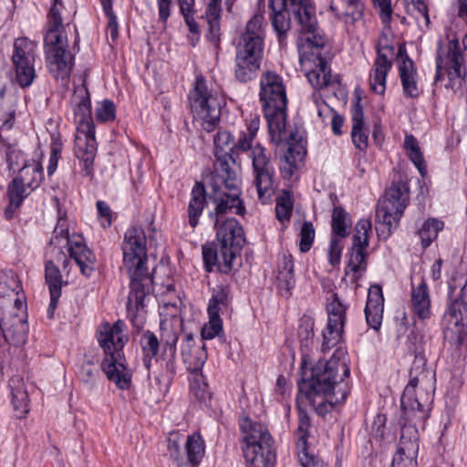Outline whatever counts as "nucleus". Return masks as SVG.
I'll return each instance as SVG.
<instances>
[{
  "mask_svg": "<svg viewBox=\"0 0 467 467\" xmlns=\"http://www.w3.org/2000/svg\"><path fill=\"white\" fill-rule=\"evenodd\" d=\"M313 99H314L315 103L317 104V114L320 118L322 117L324 112H330L332 114V122H331L332 130H333L334 134L340 135L342 133L341 128H342L343 122H344L343 119L339 115L335 114L334 112H331L330 109L324 102L319 104L316 95L313 96Z\"/></svg>",
  "mask_w": 467,
  "mask_h": 467,
  "instance_id": "nucleus-59",
  "label": "nucleus"
},
{
  "mask_svg": "<svg viewBox=\"0 0 467 467\" xmlns=\"http://www.w3.org/2000/svg\"><path fill=\"white\" fill-rule=\"evenodd\" d=\"M310 427V419L306 411L299 409L298 410V426L296 431L298 449L306 448V439L308 429Z\"/></svg>",
  "mask_w": 467,
  "mask_h": 467,
  "instance_id": "nucleus-51",
  "label": "nucleus"
},
{
  "mask_svg": "<svg viewBox=\"0 0 467 467\" xmlns=\"http://www.w3.org/2000/svg\"><path fill=\"white\" fill-rule=\"evenodd\" d=\"M189 100L192 112L201 120V125L207 132L213 131L221 119L223 104L222 95L210 88L202 77H197L194 88L190 91Z\"/></svg>",
  "mask_w": 467,
  "mask_h": 467,
  "instance_id": "nucleus-9",
  "label": "nucleus"
},
{
  "mask_svg": "<svg viewBox=\"0 0 467 467\" xmlns=\"http://www.w3.org/2000/svg\"><path fill=\"white\" fill-rule=\"evenodd\" d=\"M133 275L128 272L130 278V292L128 298L127 309L130 314L139 312L145 306V299L150 294V284L151 282L148 269Z\"/></svg>",
  "mask_w": 467,
  "mask_h": 467,
  "instance_id": "nucleus-24",
  "label": "nucleus"
},
{
  "mask_svg": "<svg viewBox=\"0 0 467 467\" xmlns=\"http://www.w3.org/2000/svg\"><path fill=\"white\" fill-rule=\"evenodd\" d=\"M264 22L262 14H255L246 24L240 41L264 46Z\"/></svg>",
  "mask_w": 467,
  "mask_h": 467,
  "instance_id": "nucleus-39",
  "label": "nucleus"
},
{
  "mask_svg": "<svg viewBox=\"0 0 467 467\" xmlns=\"http://www.w3.org/2000/svg\"><path fill=\"white\" fill-rule=\"evenodd\" d=\"M202 257L207 271L211 272L213 266L216 265L220 272L225 274L231 271L233 262L235 259L230 258L229 260H224L221 245H218V248L213 245H204L202 247Z\"/></svg>",
  "mask_w": 467,
  "mask_h": 467,
  "instance_id": "nucleus-36",
  "label": "nucleus"
},
{
  "mask_svg": "<svg viewBox=\"0 0 467 467\" xmlns=\"http://www.w3.org/2000/svg\"><path fill=\"white\" fill-rule=\"evenodd\" d=\"M409 12L420 31L425 32L430 28L431 20L425 0L409 3Z\"/></svg>",
  "mask_w": 467,
  "mask_h": 467,
  "instance_id": "nucleus-43",
  "label": "nucleus"
},
{
  "mask_svg": "<svg viewBox=\"0 0 467 467\" xmlns=\"http://www.w3.org/2000/svg\"><path fill=\"white\" fill-rule=\"evenodd\" d=\"M315 240V228L310 222H304L299 233V249L302 253L308 252Z\"/></svg>",
  "mask_w": 467,
  "mask_h": 467,
  "instance_id": "nucleus-53",
  "label": "nucleus"
},
{
  "mask_svg": "<svg viewBox=\"0 0 467 467\" xmlns=\"http://www.w3.org/2000/svg\"><path fill=\"white\" fill-rule=\"evenodd\" d=\"M181 14L183 16L184 21L189 31L193 35L199 34L198 24L194 20L195 0H178Z\"/></svg>",
  "mask_w": 467,
  "mask_h": 467,
  "instance_id": "nucleus-49",
  "label": "nucleus"
},
{
  "mask_svg": "<svg viewBox=\"0 0 467 467\" xmlns=\"http://www.w3.org/2000/svg\"><path fill=\"white\" fill-rule=\"evenodd\" d=\"M343 250L342 239L332 236L328 247V262L335 266L340 263Z\"/></svg>",
  "mask_w": 467,
  "mask_h": 467,
  "instance_id": "nucleus-61",
  "label": "nucleus"
},
{
  "mask_svg": "<svg viewBox=\"0 0 467 467\" xmlns=\"http://www.w3.org/2000/svg\"><path fill=\"white\" fill-rule=\"evenodd\" d=\"M96 117L101 122L113 120L116 117L114 103L108 99L99 102L96 109Z\"/></svg>",
  "mask_w": 467,
  "mask_h": 467,
  "instance_id": "nucleus-58",
  "label": "nucleus"
},
{
  "mask_svg": "<svg viewBox=\"0 0 467 467\" xmlns=\"http://www.w3.org/2000/svg\"><path fill=\"white\" fill-rule=\"evenodd\" d=\"M182 357L187 369L193 374L202 371L207 359L205 346L196 344L192 334H187L182 343Z\"/></svg>",
  "mask_w": 467,
  "mask_h": 467,
  "instance_id": "nucleus-28",
  "label": "nucleus"
},
{
  "mask_svg": "<svg viewBox=\"0 0 467 467\" xmlns=\"http://www.w3.org/2000/svg\"><path fill=\"white\" fill-rule=\"evenodd\" d=\"M46 282L48 285L49 292H61L60 271L52 261L46 264Z\"/></svg>",
  "mask_w": 467,
  "mask_h": 467,
  "instance_id": "nucleus-54",
  "label": "nucleus"
},
{
  "mask_svg": "<svg viewBox=\"0 0 467 467\" xmlns=\"http://www.w3.org/2000/svg\"><path fill=\"white\" fill-rule=\"evenodd\" d=\"M62 150V141L58 136L52 135V141L50 145V156L47 166V174L52 175L57 168V162L60 159V154Z\"/></svg>",
  "mask_w": 467,
  "mask_h": 467,
  "instance_id": "nucleus-57",
  "label": "nucleus"
},
{
  "mask_svg": "<svg viewBox=\"0 0 467 467\" xmlns=\"http://www.w3.org/2000/svg\"><path fill=\"white\" fill-rule=\"evenodd\" d=\"M47 67L56 78L67 81L74 65V57L67 51V37L58 36L52 31L45 35Z\"/></svg>",
  "mask_w": 467,
  "mask_h": 467,
  "instance_id": "nucleus-15",
  "label": "nucleus"
},
{
  "mask_svg": "<svg viewBox=\"0 0 467 467\" xmlns=\"http://www.w3.org/2000/svg\"><path fill=\"white\" fill-rule=\"evenodd\" d=\"M371 234V223L368 219L359 220L355 227V233L353 235V244L355 247L368 246V238Z\"/></svg>",
  "mask_w": 467,
  "mask_h": 467,
  "instance_id": "nucleus-48",
  "label": "nucleus"
},
{
  "mask_svg": "<svg viewBox=\"0 0 467 467\" xmlns=\"http://www.w3.org/2000/svg\"><path fill=\"white\" fill-rule=\"evenodd\" d=\"M409 202V191L404 183H393L386 190L384 198L379 202L376 222L379 234L389 236L393 226L401 218Z\"/></svg>",
  "mask_w": 467,
  "mask_h": 467,
  "instance_id": "nucleus-11",
  "label": "nucleus"
},
{
  "mask_svg": "<svg viewBox=\"0 0 467 467\" xmlns=\"http://www.w3.org/2000/svg\"><path fill=\"white\" fill-rule=\"evenodd\" d=\"M221 9L215 7L208 8L205 18L209 26V37L214 43L219 40Z\"/></svg>",
  "mask_w": 467,
  "mask_h": 467,
  "instance_id": "nucleus-52",
  "label": "nucleus"
},
{
  "mask_svg": "<svg viewBox=\"0 0 467 467\" xmlns=\"http://www.w3.org/2000/svg\"><path fill=\"white\" fill-rule=\"evenodd\" d=\"M410 379L401 397L403 420L399 447L392 459L391 467H418L417 457L419 453V431L418 425L424 424L429 417L425 405L416 398L415 388L431 382L433 376L430 371L412 368Z\"/></svg>",
  "mask_w": 467,
  "mask_h": 467,
  "instance_id": "nucleus-3",
  "label": "nucleus"
},
{
  "mask_svg": "<svg viewBox=\"0 0 467 467\" xmlns=\"http://www.w3.org/2000/svg\"><path fill=\"white\" fill-rule=\"evenodd\" d=\"M10 386L12 388V405L18 418H23L29 411V400L25 384L20 379H13Z\"/></svg>",
  "mask_w": 467,
  "mask_h": 467,
  "instance_id": "nucleus-37",
  "label": "nucleus"
},
{
  "mask_svg": "<svg viewBox=\"0 0 467 467\" xmlns=\"http://www.w3.org/2000/svg\"><path fill=\"white\" fill-rule=\"evenodd\" d=\"M98 375V369L90 361L84 362L78 370L80 379L89 387H93L96 384Z\"/></svg>",
  "mask_w": 467,
  "mask_h": 467,
  "instance_id": "nucleus-60",
  "label": "nucleus"
},
{
  "mask_svg": "<svg viewBox=\"0 0 467 467\" xmlns=\"http://www.w3.org/2000/svg\"><path fill=\"white\" fill-rule=\"evenodd\" d=\"M184 451L187 461L193 467L198 466L205 454V441L200 432H193L187 437Z\"/></svg>",
  "mask_w": 467,
  "mask_h": 467,
  "instance_id": "nucleus-38",
  "label": "nucleus"
},
{
  "mask_svg": "<svg viewBox=\"0 0 467 467\" xmlns=\"http://www.w3.org/2000/svg\"><path fill=\"white\" fill-rule=\"evenodd\" d=\"M404 149L407 156L423 176L426 173L424 159L419 142L413 135H406L404 139Z\"/></svg>",
  "mask_w": 467,
  "mask_h": 467,
  "instance_id": "nucleus-42",
  "label": "nucleus"
},
{
  "mask_svg": "<svg viewBox=\"0 0 467 467\" xmlns=\"http://www.w3.org/2000/svg\"><path fill=\"white\" fill-rule=\"evenodd\" d=\"M260 101L268 122L272 142L278 144L285 137L287 97L283 78L274 71L260 78Z\"/></svg>",
  "mask_w": 467,
  "mask_h": 467,
  "instance_id": "nucleus-7",
  "label": "nucleus"
},
{
  "mask_svg": "<svg viewBox=\"0 0 467 467\" xmlns=\"http://www.w3.org/2000/svg\"><path fill=\"white\" fill-rule=\"evenodd\" d=\"M234 139L227 130H219L214 137L215 154L233 151Z\"/></svg>",
  "mask_w": 467,
  "mask_h": 467,
  "instance_id": "nucleus-55",
  "label": "nucleus"
},
{
  "mask_svg": "<svg viewBox=\"0 0 467 467\" xmlns=\"http://www.w3.org/2000/svg\"><path fill=\"white\" fill-rule=\"evenodd\" d=\"M466 49L464 44L458 37L452 36L446 44H441L436 57L435 81L441 79L444 73L447 74L449 83L447 88L459 89L465 78L463 52Z\"/></svg>",
  "mask_w": 467,
  "mask_h": 467,
  "instance_id": "nucleus-10",
  "label": "nucleus"
},
{
  "mask_svg": "<svg viewBox=\"0 0 467 467\" xmlns=\"http://www.w3.org/2000/svg\"><path fill=\"white\" fill-rule=\"evenodd\" d=\"M349 375L348 353L337 348L329 360L315 364L310 377L298 381V389L317 414L325 417L336 405L345 402L350 391Z\"/></svg>",
  "mask_w": 467,
  "mask_h": 467,
  "instance_id": "nucleus-2",
  "label": "nucleus"
},
{
  "mask_svg": "<svg viewBox=\"0 0 467 467\" xmlns=\"http://www.w3.org/2000/svg\"><path fill=\"white\" fill-rule=\"evenodd\" d=\"M98 145L95 138V129L78 130L75 138V154L82 164V173L85 176L93 175L94 160Z\"/></svg>",
  "mask_w": 467,
  "mask_h": 467,
  "instance_id": "nucleus-22",
  "label": "nucleus"
},
{
  "mask_svg": "<svg viewBox=\"0 0 467 467\" xmlns=\"http://www.w3.org/2000/svg\"><path fill=\"white\" fill-rule=\"evenodd\" d=\"M159 15V22L166 26L168 19L171 15L172 0H156Z\"/></svg>",
  "mask_w": 467,
  "mask_h": 467,
  "instance_id": "nucleus-64",
  "label": "nucleus"
},
{
  "mask_svg": "<svg viewBox=\"0 0 467 467\" xmlns=\"http://www.w3.org/2000/svg\"><path fill=\"white\" fill-rule=\"evenodd\" d=\"M364 5L361 0H331L329 10L346 23L353 24L363 15Z\"/></svg>",
  "mask_w": 467,
  "mask_h": 467,
  "instance_id": "nucleus-32",
  "label": "nucleus"
},
{
  "mask_svg": "<svg viewBox=\"0 0 467 467\" xmlns=\"http://www.w3.org/2000/svg\"><path fill=\"white\" fill-rule=\"evenodd\" d=\"M374 5L379 11L383 24H389L392 16L391 0H373Z\"/></svg>",
  "mask_w": 467,
  "mask_h": 467,
  "instance_id": "nucleus-63",
  "label": "nucleus"
},
{
  "mask_svg": "<svg viewBox=\"0 0 467 467\" xmlns=\"http://www.w3.org/2000/svg\"><path fill=\"white\" fill-rule=\"evenodd\" d=\"M366 249L367 248L364 247L352 246L348 267L346 270L347 273L348 270H349L354 274L355 277H358V274L366 269Z\"/></svg>",
  "mask_w": 467,
  "mask_h": 467,
  "instance_id": "nucleus-47",
  "label": "nucleus"
},
{
  "mask_svg": "<svg viewBox=\"0 0 467 467\" xmlns=\"http://www.w3.org/2000/svg\"><path fill=\"white\" fill-rule=\"evenodd\" d=\"M394 55L393 45L389 43L387 36L381 35L377 46V57L369 73V86L376 94L383 95L386 90V78L392 67Z\"/></svg>",
  "mask_w": 467,
  "mask_h": 467,
  "instance_id": "nucleus-19",
  "label": "nucleus"
},
{
  "mask_svg": "<svg viewBox=\"0 0 467 467\" xmlns=\"http://www.w3.org/2000/svg\"><path fill=\"white\" fill-rule=\"evenodd\" d=\"M125 328V323L118 320L112 325L101 324L98 330V340L104 351L101 369L119 389H129L132 379V372L126 365L123 353V348L129 340Z\"/></svg>",
  "mask_w": 467,
  "mask_h": 467,
  "instance_id": "nucleus-5",
  "label": "nucleus"
},
{
  "mask_svg": "<svg viewBox=\"0 0 467 467\" xmlns=\"http://www.w3.org/2000/svg\"><path fill=\"white\" fill-rule=\"evenodd\" d=\"M72 103L77 130L95 129L91 115V102L87 88L82 86L75 89Z\"/></svg>",
  "mask_w": 467,
  "mask_h": 467,
  "instance_id": "nucleus-26",
  "label": "nucleus"
},
{
  "mask_svg": "<svg viewBox=\"0 0 467 467\" xmlns=\"http://www.w3.org/2000/svg\"><path fill=\"white\" fill-rule=\"evenodd\" d=\"M140 346L144 355V365L149 368L151 359L156 357L159 350V340L150 331H145L140 337Z\"/></svg>",
  "mask_w": 467,
  "mask_h": 467,
  "instance_id": "nucleus-45",
  "label": "nucleus"
},
{
  "mask_svg": "<svg viewBox=\"0 0 467 467\" xmlns=\"http://www.w3.org/2000/svg\"><path fill=\"white\" fill-rule=\"evenodd\" d=\"M347 308L348 306L342 303L337 294L330 289L327 296V321L345 325Z\"/></svg>",
  "mask_w": 467,
  "mask_h": 467,
  "instance_id": "nucleus-40",
  "label": "nucleus"
},
{
  "mask_svg": "<svg viewBox=\"0 0 467 467\" xmlns=\"http://www.w3.org/2000/svg\"><path fill=\"white\" fill-rule=\"evenodd\" d=\"M277 286L282 295H290L295 285L294 262L291 254L283 252L278 258L277 265Z\"/></svg>",
  "mask_w": 467,
  "mask_h": 467,
  "instance_id": "nucleus-31",
  "label": "nucleus"
},
{
  "mask_svg": "<svg viewBox=\"0 0 467 467\" xmlns=\"http://www.w3.org/2000/svg\"><path fill=\"white\" fill-rule=\"evenodd\" d=\"M443 226V222L435 218H430L423 223L419 231V235L424 247L429 246L437 238Z\"/></svg>",
  "mask_w": 467,
  "mask_h": 467,
  "instance_id": "nucleus-46",
  "label": "nucleus"
},
{
  "mask_svg": "<svg viewBox=\"0 0 467 467\" xmlns=\"http://www.w3.org/2000/svg\"><path fill=\"white\" fill-rule=\"evenodd\" d=\"M292 196L289 192L283 191L282 194L276 199V218L281 222L288 221L292 213Z\"/></svg>",
  "mask_w": 467,
  "mask_h": 467,
  "instance_id": "nucleus-50",
  "label": "nucleus"
},
{
  "mask_svg": "<svg viewBox=\"0 0 467 467\" xmlns=\"http://www.w3.org/2000/svg\"><path fill=\"white\" fill-rule=\"evenodd\" d=\"M344 326L345 325L327 321V324L322 332V351L326 352L336 347L340 342Z\"/></svg>",
  "mask_w": 467,
  "mask_h": 467,
  "instance_id": "nucleus-44",
  "label": "nucleus"
},
{
  "mask_svg": "<svg viewBox=\"0 0 467 467\" xmlns=\"http://www.w3.org/2000/svg\"><path fill=\"white\" fill-rule=\"evenodd\" d=\"M123 263L128 272L133 275L147 269L146 235L141 228L130 227L124 235L122 244Z\"/></svg>",
  "mask_w": 467,
  "mask_h": 467,
  "instance_id": "nucleus-16",
  "label": "nucleus"
},
{
  "mask_svg": "<svg viewBox=\"0 0 467 467\" xmlns=\"http://www.w3.org/2000/svg\"><path fill=\"white\" fill-rule=\"evenodd\" d=\"M271 25L280 46L286 45L291 29L289 14L298 22L301 31L297 39L299 64L309 83L315 88L330 84L331 76L321 50L327 39L319 28L316 7L311 0H269Z\"/></svg>",
  "mask_w": 467,
  "mask_h": 467,
  "instance_id": "nucleus-1",
  "label": "nucleus"
},
{
  "mask_svg": "<svg viewBox=\"0 0 467 467\" xmlns=\"http://www.w3.org/2000/svg\"><path fill=\"white\" fill-rule=\"evenodd\" d=\"M260 127L257 116L245 121V129L240 131L234 148L240 152L247 153L252 161L254 185L258 199L262 203L271 201L275 192V168L271 161V153L255 140Z\"/></svg>",
  "mask_w": 467,
  "mask_h": 467,
  "instance_id": "nucleus-4",
  "label": "nucleus"
},
{
  "mask_svg": "<svg viewBox=\"0 0 467 467\" xmlns=\"http://www.w3.org/2000/svg\"><path fill=\"white\" fill-rule=\"evenodd\" d=\"M37 43L28 37H18L13 44L11 56L15 80L21 88L29 87L36 78L35 63Z\"/></svg>",
  "mask_w": 467,
  "mask_h": 467,
  "instance_id": "nucleus-14",
  "label": "nucleus"
},
{
  "mask_svg": "<svg viewBox=\"0 0 467 467\" xmlns=\"http://www.w3.org/2000/svg\"><path fill=\"white\" fill-rule=\"evenodd\" d=\"M364 311L368 325L371 328L379 330L381 327L384 311V297L380 285H373L369 287Z\"/></svg>",
  "mask_w": 467,
  "mask_h": 467,
  "instance_id": "nucleus-29",
  "label": "nucleus"
},
{
  "mask_svg": "<svg viewBox=\"0 0 467 467\" xmlns=\"http://www.w3.org/2000/svg\"><path fill=\"white\" fill-rule=\"evenodd\" d=\"M223 296H215L210 299L207 312L209 321L202 328V339H213L223 331V322L219 316V304L223 303Z\"/></svg>",
  "mask_w": 467,
  "mask_h": 467,
  "instance_id": "nucleus-33",
  "label": "nucleus"
},
{
  "mask_svg": "<svg viewBox=\"0 0 467 467\" xmlns=\"http://www.w3.org/2000/svg\"><path fill=\"white\" fill-rule=\"evenodd\" d=\"M215 212L214 225L216 228V237L218 245L223 249L224 260L235 258L238 250L244 243V233L243 227L234 218L222 219L225 213H218Z\"/></svg>",
  "mask_w": 467,
  "mask_h": 467,
  "instance_id": "nucleus-18",
  "label": "nucleus"
},
{
  "mask_svg": "<svg viewBox=\"0 0 467 467\" xmlns=\"http://www.w3.org/2000/svg\"><path fill=\"white\" fill-rule=\"evenodd\" d=\"M50 244L57 248L67 247L70 257L76 262L80 272L89 276L95 265L96 257L78 234L69 235L67 221L59 217Z\"/></svg>",
  "mask_w": 467,
  "mask_h": 467,
  "instance_id": "nucleus-12",
  "label": "nucleus"
},
{
  "mask_svg": "<svg viewBox=\"0 0 467 467\" xmlns=\"http://www.w3.org/2000/svg\"><path fill=\"white\" fill-rule=\"evenodd\" d=\"M263 46L239 41L235 57V77L241 82L252 79L260 67Z\"/></svg>",
  "mask_w": 467,
  "mask_h": 467,
  "instance_id": "nucleus-20",
  "label": "nucleus"
},
{
  "mask_svg": "<svg viewBox=\"0 0 467 467\" xmlns=\"http://www.w3.org/2000/svg\"><path fill=\"white\" fill-rule=\"evenodd\" d=\"M182 439L178 433L170 434L168 440V451L170 457L178 462L182 463L184 459V451L182 449Z\"/></svg>",
  "mask_w": 467,
  "mask_h": 467,
  "instance_id": "nucleus-56",
  "label": "nucleus"
},
{
  "mask_svg": "<svg viewBox=\"0 0 467 467\" xmlns=\"http://www.w3.org/2000/svg\"><path fill=\"white\" fill-rule=\"evenodd\" d=\"M398 67L403 94L407 98H418L420 93L419 77L413 61L408 57L405 45L398 44Z\"/></svg>",
  "mask_w": 467,
  "mask_h": 467,
  "instance_id": "nucleus-23",
  "label": "nucleus"
},
{
  "mask_svg": "<svg viewBox=\"0 0 467 467\" xmlns=\"http://www.w3.org/2000/svg\"><path fill=\"white\" fill-rule=\"evenodd\" d=\"M464 286L458 292L449 284V303L443 316V323L448 332L458 340L467 335V301L463 297Z\"/></svg>",
  "mask_w": 467,
  "mask_h": 467,
  "instance_id": "nucleus-17",
  "label": "nucleus"
},
{
  "mask_svg": "<svg viewBox=\"0 0 467 467\" xmlns=\"http://www.w3.org/2000/svg\"><path fill=\"white\" fill-rule=\"evenodd\" d=\"M240 430L244 442V455L250 467H272L275 454L266 427L244 417L240 420Z\"/></svg>",
  "mask_w": 467,
  "mask_h": 467,
  "instance_id": "nucleus-8",
  "label": "nucleus"
},
{
  "mask_svg": "<svg viewBox=\"0 0 467 467\" xmlns=\"http://www.w3.org/2000/svg\"><path fill=\"white\" fill-rule=\"evenodd\" d=\"M298 459L303 467H326L324 462L310 454L306 448L299 449Z\"/></svg>",
  "mask_w": 467,
  "mask_h": 467,
  "instance_id": "nucleus-62",
  "label": "nucleus"
},
{
  "mask_svg": "<svg viewBox=\"0 0 467 467\" xmlns=\"http://www.w3.org/2000/svg\"><path fill=\"white\" fill-rule=\"evenodd\" d=\"M75 14L76 10L73 5H66L62 0H51L46 34H49L52 31L58 36H67L64 34V25L69 26Z\"/></svg>",
  "mask_w": 467,
  "mask_h": 467,
  "instance_id": "nucleus-25",
  "label": "nucleus"
},
{
  "mask_svg": "<svg viewBox=\"0 0 467 467\" xmlns=\"http://www.w3.org/2000/svg\"><path fill=\"white\" fill-rule=\"evenodd\" d=\"M43 177V167L40 161L24 164L18 176L8 185L7 192L10 203L5 209L7 218H11L14 211L21 205L23 200L31 191L40 185Z\"/></svg>",
  "mask_w": 467,
  "mask_h": 467,
  "instance_id": "nucleus-13",
  "label": "nucleus"
},
{
  "mask_svg": "<svg viewBox=\"0 0 467 467\" xmlns=\"http://www.w3.org/2000/svg\"><path fill=\"white\" fill-rule=\"evenodd\" d=\"M352 221L350 215L342 208L335 207L332 213V236L342 239L348 235Z\"/></svg>",
  "mask_w": 467,
  "mask_h": 467,
  "instance_id": "nucleus-41",
  "label": "nucleus"
},
{
  "mask_svg": "<svg viewBox=\"0 0 467 467\" xmlns=\"http://www.w3.org/2000/svg\"><path fill=\"white\" fill-rule=\"evenodd\" d=\"M410 302L413 314L420 319H429L431 317V296L424 280H421L417 286H412Z\"/></svg>",
  "mask_w": 467,
  "mask_h": 467,
  "instance_id": "nucleus-30",
  "label": "nucleus"
},
{
  "mask_svg": "<svg viewBox=\"0 0 467 467\" xmlns=\"http://www.w3.org/2000/svg\"><path fill=\"white\" fill-rule=\"evenodd\" d=\"M215 180L213 201L218 213L243 214L244 206L240 199V165L230 152L216 153Z\"/></svg>",
  "mask_w": 467,
  "mask_h": 467,
  "instance_id": "nucleus-6",
  "label": "nucleus"
},
{
  "mask_svg": "<svg viewBox=\"0 0 467 467\" xmlns=\"http://www.w3.org/2000/svg\"><path fill=\"white\" fill-rule=\"evenodd\" d=\"M282 140L286 141L288 149L282 160L280 172L284 179L290 180L304 161L306 154V142L302 132L296 130L287 134L285 129V137Z\"/></svg>",
  "mask_w": 467,
  "mask_h": 467,
  "instance_id": "nucleus-21",
  "label": "nucleus"
},
{
  "mask_svg": "<svg viewBox=\"0 0 467 467\" xmlns=\"http://www.w3.org/2000/svg\"><path fill=\"white\" fill-rule=\"evenodd\" d=\"M5 339L14 346H22L26 341L28 326L26 317L18 313H10L0 321Z\"/></svg>",
  "mask_w": 467,
  "mask_h": 467,
  "instance_id": "nucleus-27",
  "label": "nucleus"
},
{
  "mask_svg": "<svg viewBox=\"0 0 467 467\" xmlns=\"http://www.w3.org/2000/svg\"><path fill=\"white\" fill-rule=\"evenodd\" d=\"M351 119L352 141L358 149L364 150L368 145V129L366 127L363 110L358 101L354 105L351 110Z\"/></svg>",
  "mask_w": 467,
  "mask_h": 467,
  "instance_id": "nucleus-34",
  "label": "nucleus"
},
{
  "mask_svg": "<svg viewBox=\"0 0 467 467\" xmlns=\"http://www.w3.org/2000/svg\"><path fill=\"white\" fill-rule=\"evenodd\" d=\"M206 205V192L204 186L196 182L192 189L191 198L188 204L187 214L189 224L195 228L199 223V218Z\"/></svg>",
  "mask_w": 467,
  "mask_h": 467,
  "instance_id": "nucleus-35",
  "label": "nucleus"
}]
</instances>
